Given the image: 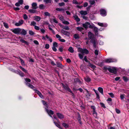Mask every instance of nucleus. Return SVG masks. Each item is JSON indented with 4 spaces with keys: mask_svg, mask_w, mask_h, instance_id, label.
Segmentation results:
<instances>
[{
    "mask_svg": "<svg viewBox=\"0 0 129 129\" xmlns=\"http://www.w3.org/2000/svg\"><path fill=\"white\" fill-rule=\"evenodd\" d=\"M123 78L125 82H126L129 80V78H127L126 76H123Z\"/></svg>",
    "mask_w": 129,
    "mask_h": 129,
    "instance_id": "nucleus-29",
    "label": "nucleus"
},
{
    "mask_svg": "<svg viewBox=\"0 0 129 129\" xmlns=\"http://www.w3.org/2000/svg\"><path fill=\"white\" fill-rule=\"evenodd\" d=\"M11 30L14 34H18L20 33V32L21 31V29L20 28H17L11 29Z\"/></svg>",
    "mask_w": 129,
    "mask_h": 129,
    "instance_id": "nucleus-2",
    "label": "nucleus"
},
{
    "mask_svg": "<svg viewBox=\"0 0 129 129\" xmlns=\"http://www.w3.org/2000/svg\"><path fill=\"white\" fill-rule=\"evenodd\" d=\"M125 95L124 94L120 95V97L122 100H123L124 98Z\"/></svg>",
    "mask_w": 129,
    "mask_h": 129,
    "instance_id": "nucleus-51",
    "label": "nucleus"
},
{
    "mask_svg": "<svg viewBox=\"0 0 129 129\" xmlns=\"http://www.w3.org/2000/svg\"><path fill=\"white\" fill-rule=\"evenodd\" d=\"M98 90L102 94H103V89L102 88L99 87L98 88Z\"/></svg>",
    "mask_w": 129,
    "mask_h": 129,
    "instance_id": "nucleus-22",
    "label": "nucleus"
},
{
    "mask_svg": "<svg viewBox=\"0 0 129 129\" xmlns=\"http://www.w3.org/2000/svg\"><path fill=\"white\" fill-rule=\"evenodd\" d=\"M56 114L58 117L60 119H63L64 117V116L60 113H57Z\"/></svg>",
    "mask_w": 129,
    "mask_h": 129,
    "instance_id": "nucleus-11",
    "label": "nucleus"
},
{
    "mask_svg": "<svg viewBox=\"0 0 129 129\" xmlns=\"http://www.w3.org/2000/svg\"><path fill=\"white\" fill-rule=\"evenodd\" d=\"M26 85L30 88L33 89L34 90V88H35L33 85L30 84L29 83H26Z\"/></svg>",
    "mask_w": 129,
    "mask_h": 129,
    "instance_id": "nucleus-16",
    "label": "nucleus"
},
{
    "mask_svg": "<svg viewBox=\"0 0 129 129\" xmlns=\"http://www.w3.org/2000/svg\"><path fill=\"white\" fill-rule=\"evenodd\" d=\"M77 29L79 31H81L84 29L83 28L81 27H77Z\"/></svg>",
    "mask_w": 129,
    "mask_h": 129,
    "instance_id": "nucleus-30",
    "label": "nucleus"
},
{
    "mask_svg": "<svg viewBox=\"0 0 129 129\" xmlns=\"http://www.w3.org/2000/svg\"><path fill=\"white\" fill-rule=\"evenodd\" d=\"M56 65H57L58 67L59 68L61 69H63V66H62V64L61 63L59 62H57Z\"/></svg>",
    "mask_w": 129,
    "mask_h": 129,
    "instance_id": "nucleus-15",
    "label": "nucleus"
},
{
    "mask_svg": "<svg viewBox=\"0 0 129 129\" xmlns=\"http://www.w3.org/2000/svg\"><path fill=\"white\" fill-rule=\"evenodd\" d=\"M46 37L48 39L50 42H52V39L51 38H49L47 35H46Z\"/></svg>",
    "mask_w": 129,
    "mask_h": 129,
    "instance_id": "nucleus-36",
    "label": "nucleus"
},
{
    "mask_svg": "<svg viewBox=\"0 0 129 129\" xmlns=\"http://www.w3.org/2000/svg\"><path fill=\"white\" fill-rule=\"evenodd\" d=\"M49 47V45L48 44H46L45 45V48L47 49H48Z\"/></svg>",
    "mask_w": 129,
    "mask_h": 129,
    "instance_id": "nucleus-55",
    "label": "nucleus"
},
{
    "mask_svg": "<svg viewBox=\"0 0 129 129\" xmlns=\"http://www.w3.org/2000/svg\"><path fill=\"white\" fill-rule=\"evenodd\" d=\"M18 2L20 5H22L23 3V1L22 0H20L18 1Z\"/></svg>",
    "mask_w": 129,
    "mask_h": 129,
    "instance_id": "nucleus-62",
    "label": "nucleus"
},
{
    "mask_svg": "<svg viewBox=\"0 0 129 129\" xmlns=\"http://www.w3.org/2000/svg\"><path fill=\"white\" fill-rule=\"evenodd\" d=\"M39 7L40 9H44L45 6L43 4H41L39 5Z\"/></svg>",
    "mask_w": 129,
    "mask_h": 129,
    "instance_id": "nucleus-27",
    "label": "nucleus"
},
{
    "mask_svg": "<svg viewBox=\"0 0 129 129\" xmlns=\"http://www.w3.org/2000/svg\"><path fill=\"white\" fill-rule=\"evenodd\" d=\"M63 28L66 30H69L70 28L68 26H66L63 27Z\"/></svg>",
    "mask_w": 129,
    "mask_h": 129,
    "instance_id": "nucleus-46",
    "label": "nucleus"
},
{
    "mask_svg": "<svg viewBox=\"0 0 129 129\" xmlns=\"http://www.w3.org/2000/svg\"><path fill=\"white\" fill-rule=\"evenodd\" d=\"M91 42L92 43L93 47L94 48H96V46L95 44H96V40H94L93 41H91Z\"/></svg>",
    "mask_w": 129,
    "mask_h": 129,
    "instance_id": "nucleus-24",
    "label": "nucleus"
},
{
    "mask_svg": "<svg viewBox=\"0 0 129 129\" xmlns=\"http://www.w3.org/2000/svg\"><path fill=\"white\" fill-rule=\"evenodd\" d=\"M46 111L50 116L52 118V116L51 115L53 114L54 113L53 111L51 110H49L47 109H46Z\"/></svg>",
    "mask_w": 129,
    "mask_h": 129,
    "instance_id": "nucleus-7",
    "label": "nucleus"
},
{
    "mask_svg": "<svg viewBox=\"0 0 129 129\" xmlns=\"http://www.w3.org/2000/svg\"><path fill=\"white\" fill-rule=\"evenodd\" d=\"M75 20L77 22L79 21L80 20V19L79 18L78 16L76 15H74L73 16Z\"/></svg>",
    "mask_w": 129,
    "mask_h": 129,
    "instance_id": "nucleus-19",
    "label": "nucleus"
},
{
    "mask_svg": "<svg viewBox=\"0 0 129 129\" xmlns=\"http://www.w3.org/2000/svg\"><path fill=\"white\" fill-rule=\"evenodd\" d=\"M32 9H36L38 8L37 5L36 3H33L31 4Z\"/></svg>",
    "mask_w": 129,
    "mask_h": 129,
    "instance_id": "nucleus-9",
    "label": "nucleus"
},
{
    "mask_svg": "<svg viewBox=\"0 0 129 129\" xmlns=\"http://www.w3.org/2000/svg\"><path fill=\"white\" fill-rule=\"evenodd\" d=\"M51 1L52 0H44V2L46 3H51Z\"/></svg>",
    "mask_w": 129,
    "mask_h": 129,
    "instance_id": "nucleus-37",
    "label": "nucleus"
},
{
    "mask_svg": "<svg viewBox=\"0 0 129 129\" xmlns=\"http://www.w3.org/2000/svg\"><path fill=\"white\" fill-rule=\"evenodd\" d=\"M98 24L100 26L102 27H106L107 26V25L106 24L104 25L103 23L100 22L98 23Z\"/></svg>",
    "mask_w": 129,
    "mask_h": 129,
    "instance_id": "nucleus-25",
    "label": "nucleus"
},
{
    "mask_svg": "<svg viewBox=\"0 0 129 129\" xmlns=\"http://www.w3.org/2000/svg\"><path fill=\"white\" fill-rule=\"evenodd\" d=\"M107 101L109 104L110 105H112V100L111 99L109 98L107 100Z\"/></svg>",
    "mask_w": 129,
    "mask_h": 129,
    "instance_id": "nucleus-17",
    "label": "nucleus"
},
{
    "mask_svg": "<svg viewBox=\"0 0 129 129\" xmlns=\"http://www.w3.org/2000/svg\"><path fill=\"white\" fill-rule=\"evenodd\" d=\"M20 68L24 72L27 73V70H26L25 69H24V68L22 67L21 66H19Z\"/></svg>",
    "mask_w": 129,
    "mask_h": 129,
    "instance_id": "nucleus-32",
    "label": "nucleus"
},
{
    "mask_svg": "<svg viewBox=\"0 0 129 129\" xmlns=\"http://www.w3.org/2000/svg\"><path fill=\"white\" fill-rule=\"evenodd\" d=\"M99 51L98 50H95L94 53L96 55H98L99 54Z\"/></svg>",
    "mask_w": 129,
    "mask_h": 129,
    "instance_id": "nucleus-48",
    "label": "nucleus"
},
{
    "mask_svg": "<svg viewBox=\"0 0 129 129\" xmlns=\"http://www.w3.org/2000/svg\"><path fill=\"white\" fill-rule=\"evenodd\" d=\"M19 74L21 76L23 77L24 76V74L21 72H19Z\"/></svg>",
    "mask_w": 129,
    "mask_h": 129,
    "instance_id": "nucleus-63",
    "label": "nucleus"
},
{
    "mask_svg": "<svg viewBox=\"0 0 129 129\" xmlns=\"http://www.w3.org/2000/svg\"><path fill=\"white\" fill-rule=\"evenodd\" d=\"M35 20L37 21H39L40 20V18L38 16H36L34 17Z\"/></svg>",
    "mask_w": 129,
    "mask_h": 129,
    "instance_id": "nucleus-26",
    "label": "nucleus"
},
{
    "mask_svg": "<svg viewBox=\"0 0 129 129\" xmlns=\"http://www.w3.org/2000/svg\"><path fill=\"white\" fill-rule=\"evenodd\" d=\"M29 34L31 35H33L35 34L34 33L32 30H29Z\"/></svg>",
    "mask_w": 129,
    "mask_h": 129,
    "instance_id": "nucleus-40",
    "label": "nucleus"
},
{
    "mask_svg": "<svg viewBox=\"0 0 129 129\" xmlns=\"http://www.w3.org/2000/svg\"><path fill=\"white\" fill-rule=\"evenodd\" d=\"M36 24V22L34 21H32L31 22L30 24V25H33L34 26Z\"/></svg>",
    "mask_w": 129,
    "mask_h": 129,
    "instance_id": "nucleus-50",
    "label": "nucleus"
},
{
    "mask_svg": "<svg viewBox=\"0 0 129 129\" xmlns=\"http://www.w3.org/2000/svg\"><path fill=\"white\" fill-rule=\"evenodd\" d=\"M74 38L76 39H78L79 38L78 34H75L74 35Z\"/></svg>",
    "mask_w": 129,
    "mask_h": 129,
    "instance_id": "nucleus-35",
    "label": "nucleus"
},
{
    "mask_svg": "<svg viewBox=\"0 0 129 129\" xmlns=\"http://www.w3.org/2000/svg\"><path fill=\"white\" fill-rule=\"evenodd\" d=\"M113 74H116L117 72V71H118V70L119 69V68H117V67H113Z\"/></svg>",
    "mask_w": 129,
    "mask_h": 129,
    "instance_id": "nucleus-14",
    "label": "nucleus"
},
{
    "mask_svg": "<svg viewBox=\"0 0 129 129\" xmlns=\"http://www.w3.org/2000/svg\"><path fill=\"white\" fill-rule=\"evenodd\" d=\"M94 30L95 34L97 33L98 32V28L96 27H94Z\"/></svg>",
    "mask_w": 129,
    "mask_h": 129,
    "instance_id": "nucleus-45",
    "label": "nucleus"
},
{
    "mask_svg": "<svg viewBox=\"0 0 129 129\" xmlns=\"http://www.w3.org/2000/svg\"><path fill=\"white\" fill-rule=\"evenodd\" d=\"M79 56L81 59H82L83 58V55L80 53L78 54Z\"/></svg>",
    "mask_w": 129,
    "mask_h": 129,
    "instance_id": "nucleus-42",
    "label": "nucleus"
},
{
    "mask_svg": "<svg viewBox=\"0 0 129 129\" xmlns=\"http://www.w3.org/2000/svg\"><path fill=\"white\" fill-rule=\"evenodd\" d=\"M58 46V43L56 42H54L53 44V46L54 47H57Z\"/></svg>",
    "mask_w": 129,
    "mask_h": 129,
    "instance_id": "nucleus-39",
    "label": "nucleus"
},
{
    "mask_svg": "<svg viewBox=\"0 0 129 129\" xmlns=\"http://www.w3.org/2000/svg\"><path fill=\"white\" fill-rule=\"evenodd\" d=\"M23 22V20H21L18 22L16 23L15 25L17 26H19L22 25Z\"/></svg>",
    "mask_w": 129,
    "mask_h": 129,
    "instance_id": "nucleus-6",
    "label": "nucleus"
},
{
    "mask_svg": "<svg viewBox=\"0 0 129 129\" xmlns=\"http://www.w3.org/2000/svg\"><path fill=\"white\" fill-rule=\"evenodd\" d=\"M62 23L63 24H65L66 25H68L69 24V23L67 21H63L62 22Z\"/></svg>",
    "mask_w": 129,
    "mask_h": 129,
    "instance_id": "nucleus-43",
    "label": "nucleus"
},
{
    "mask_svg": "<svg viewBox=\"0 0 129 129\" xmlns=\"http://www.w3.org/2000/svg\"><path fill=\"white\" fill-rule=\"evenodd\" d=\"M100 104L101 105V106L103 107L104 108H105L106 107L105 106V104L102 103H100Z\"/></svg>",
    "mask_w": 129,
    "mask_h": 129,
    "instance_id": "nucleus-56",
    "label": "nucleus"
},
{
    "mask_svg": "<svg viewBox=\"0 0 129 129\" xmlns=\"http://www.w3.org/2000/svg\"><path fill=\"white\" fill-rule=\"evenodd\" d=\"M88 37L89 39H91V41L96 40L94 38V35L90 31L88 32Z\"/></svg>",
    "mask_w": 129,
    "mask_h": 129,
    "instance_id": "nucleus-1",
    "label": "nucleus"
},
{
    "mask_svg": "<svg viewBox=\"0 0 129 129\" xmlns=\"http://www.w3.org/2000/svg\"><path fill=\"white\" fill-rule=\"evenodd\" d=\"M4 26L6 28H8L9 27V26L8 25V24L6 23H4Z\"/></svg>",
    "mask_w": 129,
    "mask_h": 129,
    "instance_id": "nucleus-44",
    "label": "nucleus"
},
{
    "mask_svg": "<svg viewBox=\"0 0 129 129\" xmlns=\"http://www.w3.org/2000/svg\"><path fill=\"white\" fill-rule=\"evenodd\" d=\"M80 14L82 15H86L87 14V12L85 11H81L80 12Z\"/></svg>",
    "mask_w": 129,
    "mask_h": 129,
    "instance_id": "nucleus-23",
    "label": "nucleus"
},
{
    "mask_svg": "<svg viewBox=\"0 0 129 129\" xmlns=\"http://www.w3.org/2000/svg\"><path fill=\"white\" fill-rule=\"evenodd\" d=\"M59 18L60 20L62 21V22L64 21L63 17V16H59Z\"/></svg>",
    "mask_w": 129,
    "mask_h": 129,
    "instance_id": "nucleus-52",
    "label": "nucleus"
},
{
    "mask_svg": "<svg viewBox=\"0 0 129 129\" xmlns=\"http://www.w3.org/2000/svg\"><path fill=\"white\" fill-rule=\"evenodd\" d=\"M59 50L60 52H62L63 50V47L61 46L59 48Z\"/></svg>",
    "mask_w": 129,
    "mask_h": 129,
    "instance_id": "nucleus-59",
    "label": "nucleus"
},
{
    "mask_svg": "<svg viewBox=\"0 0 129 129\" xmlns=\"http://www.w3.org/2000/svg\"><path fill=\"white\" fill-rule=\"evenodd\" d=\"M101 14L103 16L106 15V10L104 9H101L100 10Z\"/></svg>",
    "mask_w": 129,
    "mask_h": 129,
    "instance_id": "nucleus-4",
    "label": "nucleus"
},
{
    "mask_svg": "<svg viewBox=\"0 0 129 129\" xmlns=\"http://www.w3.org/2000/svg\"><path fill=\"white\" fill-rule=\"evenodd\" d=\"M58 40L62 42H64L66 41L65 40H64V39H61V38H60V39H58Z\"/></svg>",
    "mask_w": 129,
    "mask_h": 129,
    "instance_id": "nucleus-61",
    "label": "nucleus"
},
{
    "mask_svg": "<svg viewBox=\"0 0 129 129\" xmlns=\"http://www.w3.org/2000/svg\"><path fill=\"white\" fill-rule=\"evenodd\" d=\"M104 69L106 70H107L109 72L111 73H113V70L110 68H107L106 67H104Z\"/></svg>",
    "mask_w": 129,
    "mask_h": 129,
    "instance_id": "nucleus-21",
    "label": "nucleus"
},
{
    "mask_svg": "<svg viewBox=\"0 0 129 129\" xmlns=\"http://www.w3.org/2000/svg\"><path fill=\"white\" fill-rule=\"evenodd\" d=\"M20 41L23 43H24L26 45H28L29 43L28 42L25 41L23 39H20Z\"/></svg>",
    "mask_w": 129,
    "mask_h": 129,
    "instance_id": "nucleus-18",
    "label": "nucleus"
},
{
    "mask_svg": "<svg viewBox=\"0 0 129 129\" xmlns=\"http://www.w3.org/2000/svg\"><path fill=\"white\" fill-rule=\"evenodd\" d=\"M85 80L87 82H89L90 81V79L89 78L87 77L86 78H85Z\"/></svg>",
    "mask_w": 129,
    "mask_h": 129,
    "instance_id": "nucleus-49",
    "label": "nucleus"
},
{
    "mask_svg": "<svg viewBox=\"0 0 129 129\" xmlns=\"http://www.w3.org/2000/svg\"><path fill=\"white\" fill-rule=\"evenodd\" d=\"M73 4H75L77 5H79L80 4L77 2L76 0H73Z\"/></svg>",
    "mask_w": 129,
    "mask_h": 129,
    "instance_id": "nucleus-38",
    "label": "nucleus"
},
{
    "mask_svg": "<svg viewBox=\"0 0 129 129\" xmlns=\"http://www.w3.org/2000/svg\"><path fill=\"white\" fill-rule=\"evenodd\" d=\"M115 111L116 113L118 114H119L120 113V110L116 108L115 109Z\"/></svg>",
    "mask_w": 129,
    "mask_h": 129,
    "instance_id": "nucleus-57",
    "label": "nucleus"
},
{
    "mask_svg": "<svg viewBox=\"0 0 129 129\" xmlns=\"http://www.w3.org/2000/svg\"><path fill=\"white\" fill-rule=\"evenodd\" d=\"M89 2L90 4H91V5H93L95 3V2L94 1H89Z\"/></svg>",
    "mask_w": 129,
    "mask_h": 129,
    "instance_id": "nucleus-64",
    "label": "nucleus"
},
{
    "mask_svg": "<svg viewBox=\"0 0 129 129\" xmlns=\"http://www.w3.org/2000/svg\"><path fill=\"white\" fill-rule=\"evenodd\" d=\"M62 125L65 128H67L68 127L69 125L65 123H62Z\"/></svg>",
    "mask_w": 129,
    "mask_h": 129,
    "instance_id": "nucleus-34",
    "label": "nucleus"
},
{
    "mask_svg": "<svg viewBox=\"0 0 129 129\" xmlns=\"http://www.w3.org/2000/svg\"><path fill=\"white\" fill-rule=\"evenodd\" d=\"M68 50L71 53H73L74 52V50L72 47H70L68 49Z\"/></svg>",
    "mask_w": 129,
    "mask_h": 129,
    "instance_id": "nucleus-33",
    "label": "nucleus"
},
{
    "mask_svg": "<svg viewBox=\"0 0 129 129\" xmlns=\"http://www.w3.org/2000/svg\"><path fill=\"white\" fill-rule=\"evenodd\" d=\"M61 32L64 35H68L69 33L67 31H64L63 29H61Z\"/></svg>",
    "mask_w": 129,
    "mask_h": 129,
    "instance_id": "nucleus-28",
    "label": "nucleus"
},
{
    "mask_svg": "<svg viewBox=\"0 0 129 129\" xmlns=\"http://www.w3.org/2000/svg\"><path fill=\"white\" fill-rule=\"evenodd\" d=\"M20 33L22 35L25 36L27 34L26 31L23 29H21V31L20 32Z\"/></svg>",
    "mask_w": 129,
    "mask_h": 129,
    "instance_id": "nucleus-13",
    "label": "nucleus"
},
{
    "mask_svg": "<svg viewBox=\"0 0 129 129\" xmlns=\"http://www.w3.org/2000/svg\"><path fill=\"white\" fill-rule=\"evenodd\" d=\"M23 18L24 19L26 20L27 19V17L26 14H24L23 15Z\"/></svg>",
    "mask_w": 129,
    "mask_h": 129,
    "instance_id": "nucleus-60",
    "label": "nucleus"
},
{
    "mask_svg": "<svg viewBox=\"0 0 129 129\" xmlns=\"http://www.w3.org/2000/svg\"><path fill=\"white\" fill-rule=\"evenodd\" d=\"M56 10L57 11H59L64 10V9L63 8H57L56 9Z\"/></svg>",
    "mask_w": 129,
    "mask_h": 129,
    "instance_id": "nucleus-47",
    "label": "nucleus"
},
{
    "mask_svg": "<svg viewBox=\"0 0 129 129\" xmlns=\"http://www.w3.org/2000/svg\"><path fill=\"white\" fill-rule=\"evenodd\" d=\"M54 123L57 127L59 128L60 129H62V127L60 126V125L58 123L55 122H54Z\"/></svg>",
    "mask_w": 129,
    "mask_h": 129,
    "instance_id": "nucleus-31",
    "label": "nucleus"
},
{
    "mask_svg": "<svg viewBox=\"0 0 129 129\" xmlns=\"http://www.w3.org/2000/svg\"><path fill=\"white\" fill-rule=\"evenodd\" d=\"M24 79L26 81V82H30L31 81L30 80L29 78H25Z\"/></svg>",
    "mask_w": 129,
    "mask_h": 129,
    "instance_id": "nucleus-53",
    "label": "nucleus"
},
{
    "mask_svg": "<svg viewBox=\"0 0 129 129\" xmlns=\"http://www.w3.org/2000/svg\"><path fill=\"white\" fill-rule=\"evenodd\" d=\"M36 9H33L29 10L28 11L29 12L31 13H36L38 12L36 10Z\"/></svg>",
    "mask_w": 129,
    "mask_h": 129,
    "instance_id": "nucleus-12",
    "label": "nucleus"
},
{
    "mask_svg": "<svg viewBox=\"0 0 129 129\" xmlns=\"http://www.w3.org/2000/svg\"><path fill=\"white\" fill-rule=\"evenodd\" d=\"M113 61V60L112 59L110 58L105 60V62L109 63L112 62Z\"/></svg>",
    "mask_w": 129,
    "mask_h": 129,
    "instance_id": "nucleus-20",
    "label": "nucleus"
},
{
    "mask_svg": "<svg viewBox=\"0 0 129 129\" xmlns=\"http://www.w3.org/2000/svg\"><path fill=\"white\" fill-rule=\"evenodd\" d=\"M90 25V23L89 22H86L85 23L83 24V26L85 28L87 29L89 25Z\"/></svg>",
    "mask_w": 129,
    "mask_h": 129,
    "instance_id": "nucleus-10",
    "label": "nucleus"
},
{
    "mask_svg": "<svg viewBox=\"0 0 129 129\" xmlns=\"http://www.w3.org/2000/svg\"><path fill=\"white\" fill-rule=\"evenodd\" d=\"M65 5V4L64 3H60L59 4V5L60 6H64Z\"/></svg>",
    "mask_w": 129,
    "mask_h": 129,
    "instance_id": "nucleus-58",
    "label": "nucleus"
},
{
    "mask_svg": "<svg viewBox=\"0 0 129 129\" xmlns=\"http://www.w3.org/2000/svg\"><path fill=\"white\" fill-rule=\"evenodd\" d=\"M20 60L22 64L23 65H24V60L21 59H20Z\"/></svg>",
    "mask_w": 129,
    "mask_h": 129,
    "instance_id": "nucleus-54",
    "label": "nucleus"
},
{
    "mask_svg": "<svg viewBox=\"0 0 129 129\" xmlns=\"http://www.w3.org/2000/svg\"><path fill=\"white\" fill-rule=\"evenodd\" d=\"M62 85L64 88L67 90H68L69 92H71V90L69 88L67 85H64L62 83Z\"/></svg>",
    "mask_w": 129,
    "mask_h": 129,
    "instance_id": "nucleus-5",
    "label": "nucleus"
},
{
    "mask_svg": "<svg viewBox=\"0 0 129 129\" xmlns=\"http://www.w3.org/2000/svg\"><path fill=\"white\" fill-rule=\"evenodd\" d=\"M34 90L35 91V92L37 93L42 98H43V96L42 93L36 89H34Z\"/></svg>",
    "mask_w": 129,
    "mask_h": 129,
    "instance_id": "nucleus-8",
    "label": "nucleus"
},
{
    "mask_svg": "<svg viewBox=\"0 0 129 129\" xmlns=\"http://www.w3.org/2000/svg\"><path fill=\"white\" fill-rule=\"evenodd\" d=\"M44 14L46 16H50V14L48 12H45L44 13Z\"/></svg>",
    "mask_w": 129,
    "mask_h": 129,
    "instance_id": "nucleus-41",
    "label": "nucleus"
},
{
    "mask_svg": "<svg viewBox=\"0 0 129 129\" xmlns=\"http://www.w3.org/2000/svg\"><path fill=\"white\" fill-rule=\"evenodd\" d=\"M79 50V51L82 53H85L87 54H88L89 53L88 51L86 49H83L82 48H80Z\"/></svg>",
    "mask_w": 129,
    "mask_h": 129,
    "instance_id": "nucleus-3",
    "label": "nucleus"
}]
</instances>
